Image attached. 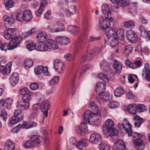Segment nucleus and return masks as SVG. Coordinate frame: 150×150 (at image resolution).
<instances>
[{"instance_id":"nucleus-1","label":"nucleus","mask_w":150,"mask_h":150,"mask_svg":"<svg viewBox=\"0 0 150 150\" xmlns=\"http://www.w3.org/2000/svg\"><path fill=\"white\" fill-rule=\"evenodd\" d=\"M90 106L92 109L95 112L93 113L90 111L87 110L86 111L84 114L83 117L86 120H88L89 122V119L93 117V119H92V122H93L92 125H98L100 123L101 117L100 115V110L94 102L91 101L90 102Z\"/></svg>"},{"instance_id":"nucleus-2","label":"nucleus","mask_w":150,"mask_h":150,"mask_svg":"<svg viewBox=\"0 0 150 150\" xmlns=\"http://www.w3.org/2000/svg\"><path fill=\"white\" fill-rule=\"evenodd\" d=\"M103 49V48L102 47H96L93 49L92 52L88 51L81 57V62L83 63L86 60L91 59L94 56V54H97L100 53Z\"/></svg>"},{"instance_id":"nucleus-3","label":"nucleus","mask_w":150,"mask_h":150,"mask_svg":"<svg viewBox=\"0 0 150 150\" xmlns=\"http://www.w3.org/2000/svg\"><path fill=\"white\" fill-rule=\"evenodd\" d=\"M16 19L20 22H23L24 21H30L32 18L31 11L26 9L23 12L17 13L16 15Z\"/></svg>"},{"instance_id":"nucleus-4","label":"nucleus","mask_w":150,"mask_h":150,"mask_svg":"<svg viewBox=\"0 0 150 150\" xmlns=\"http://www.w3.org/2000/svg\"><path fill=\"white\" fill-rule=\"evenodd\" d=\"M119 127L120 129H124L128 134L129 136L132 135V128L130 124L126 119H124L123 122L119 124Z\"/></svg>"},{"instance_id":"nucleus-5","label":"nucleus","mask_w":150,"mask_h":150,"mask_svg":"<svg viewBox=\"0 0 150 150\" xmlns=\"http://www.w3.org/2000/svg\"><path fill=\"white\" fill-rule=\"evenodd\" d=\"M17 35L16 30L13 28L7 29L3 32V36L7 40H10Z\"/></svg>"},{"instance_id":"nucleus-6","label":"nucleus","mask_w":150,"mask_h":150,"mask_svg":"<svg viewBox=\"0 0 150 150\" xmlns=\"http://www.w3.org/2000/svg\"><path fill=\"white\" fill-rule=\"evenodd\" d=\"M65 24V22L62 19H60L58 20L57 24H52L50 28L53 32H59L62 30Z\"/></svg>"},{"instance_id":"nucleus-7","label":"nucleus","mask_w":150,"mask_h":150,"mask_svg":"<svg viewBox=\"0 0 150 150\" xmlns=\"http://www.w3.org/2000/svg\"><path fill=\"white\" fill-rule=\"evenodd\" d=\"M31 140L32 141L35 145V144H46L48 142V140L46 138H44L38 135H33L31 137Z\"/></svg>"},{"instance_id":"nucleus-8","label":"nucleus","mask_w":150,"mask_h":150,"mask_svg":"<svg viewBox=\"0 0 150 150\" xmlns=\"http://www.w3.org/2000/svg\"><path fill=\"white\" fill-rule=\"evenodd\" d=\"M126 37L128 40L132 43H136L137 42V35L132 30H130L127 32Z\"/></svg>"},{"instance_id":"nucleus-9","label":"nucleus","mask_w":150,"mask_h":150,"mask_svg":"<svg viewBox=\"0 0 150 150\" xmlns=\"http://www.w3.org/2000/svg\"><path fill=\"white\" fill-rule=\"evenodd\" d=\"M54 69L58 73H61L64 70L65 67L63 62L61 60L56 59L53 63Z\"/></svg>"},{"instance_id":"nucleus-10","label":"nucleus","mask_w":150,"mask_h":150,"mask_svg":"<svg viewBox=\"0 0 150 150\" xmlns=\"http://www.w3.org/2000/svg\"><path fill=\"white\" fill-rule=\"evenodd\" d=\"M22 38L21 37H15L12 38L9 42L12 49L16 48L21 43Z\"/></svg>"},{"instance_id":"nucleus-11","label":"nucleus","mask_w":150,"mask_h":150,"mask_svg":"<svg viewBox=\"0 0 150 150\" xmlns=\"http://www.w3.org/2000/svg\"><path fill=\"white\" fill-rule=\"evenodd\" d=\"M50 107V103L47 100L44 101L40 106L41 110L46 117L48 116V112Z\"/></svg>"},{"instance_id":"nucleus-12","label":"nucleus","mask_w":150,"mask_h":150,"mask_svg":"<svg viewBox=\"0 0 150 150\" xmlns=\"http://www.w3.org/2000/svg\"><path fill=\"white\" fill-rule=\"evenodd\" d=\"M112 148L114 150H125V146L122 140L119 139L114 143Z\"/></svg>"},{"instance_id":"nucleus-13","label":"nucleus","mask_w":150,"mask_h":150,"mask_svg":"<svg viewBox=\"0 0 150 150\" xmlns=\"http://www.w3.org/2000/svg\"><path fill=\"white\" fill-rule=\"evenodd\" d=\"M110 23L107 18L100 19L99 23V27L100 29L103 30H105L109 28Z\"/></svg>"},{"instance_id":"nucleus-14","label":"nucleus","mask_w":150,"mask_h":150,"mask_svg":"<svg viewBox=\"0 0 150 150\" xmlns=\"http://www.w3.org/2000/svg\"><path fill=\"white\" fill-rule=\"evenodd\" d=\"M34 72L36 74L42 73L45 75H47L48 74L47 67H43L42 65L36 66L34 69Z\"/></svg>"},{"instance_id":"nucleus-15","label":"nucleus","mask_w":150,"mask_h":150,"mask_svg":"<svg viewBox=\"0 0 150 150\" xmlns=\"http://www.w3.org/2000/svg\"><path fill=\"white\" fill-rule=\"evenodd\" d=\"M57 42L56 41H55L53 40L47 39L46 41L47 49H49L51 50H54L58 49V45Z\"/></svg>"},{"instance_id":"nucleus-16","label":"nucleus","mask_w":150,"mask_h":150,"mask_svg":"<svg viewBox=\"0 0 150 150\" xmlns=\"http://www.w3.org/2000/svg\"><path fill=\"white\" fill-rule=\"evenodd\" d=\"M105 88V84L101 82L98 83L96 85V91L98 95H102L104 92Z\"/></svg>"},{"instance_id":"nucleus-17","label":"nucleus","mask_w":150,"mask_h":150,"mask_svg":"<svg viewBox=\"0 0 150 150\" xmlns=\"http://www.w3.org/2000/svg\"><path fill=\"white\" fill-rule=\"evenodd\" d=\"M110 74H112L109 71H105L104 73L98 74L97 76L98 79L103 80L105 82H107L111 78Z\"/></svg>"},{"instance_id":"nucleus-18","label":"nucleus","mask_w":150,"mask_h":150,"mask_svg":"<svg viewBox=\"0 0 150 150\" xmlns=\"http://www.w3.org/2000/svg\"><path fill=\"white\" fill-rule=\"evenodd\" d=\"M56 42L61 45H66L70 42L69 39L66 36H57L55 38Z\"/></svg>"},{"instance_id":"nucleus-19","label":"nucleus","mask_w":150,"mask_h":150,"mask_svg":"<svg viewBox=\"0 0 150 150\" xmlns=\"http://www.w3.org/2000/svg\"><path fill=\"white\" fill-rule=\"evenodd\" d=\"M142 75L147 81H150V69L148 64L145 65L143 70Z\"/></svg>"},{"instance_id":"nucleus-20","label":"nucleus","mask_w":150,"mask_h":150,"mask_svg":"<svg viewBox=\"0 0 150 150\" xmlns=\"http://www.w3.org/2000/svg\"><path fill=\"white\" fill-rule=\"evenodd\" d=\"M101 140V137L97 133L92 134L90 137L89 141L93 144H97Z\"/></svg>"},{"instance_id":"nucleus-21","label":"nucleus","mask_w":150,"mask_h":150,"mask_svg":"<svg viewBox=\"0 0 150 150\" xmlns=\"http://www.w3.org/2000/svg\"><path fill=\"white\" fill-rule=\"evenodd\" d=\"M114 63L113 64V68L114 71L115 72L119 73L122 69V63L116 59L114 60Z\"/></svg>"},{"instance_id":"nucleus-22","label":"nucleus","mask_w":150,"mask_h":150,"mask_svg":"<svg viewBox=\"0 0 150 150\" xmlns=\"http://www.w3.org/2000/svg\"><path fill=\"white\" fill-rule=\"evenodd\" d=\"M41 43V44L38 43L36 44V50L39 51H45L47 50L46 41L45 42Z\"/></svg>"},{"instance_id":"nucleus-23","label":"nucleus","mask_w":150,"mask_h":150,"mask_svg":"<svg viewBox=\"0 0 150 150\" xmlns=\"http://www.w3.org/2000/svg\"><path fill=\"white\" fill-rule=\"evenodd\" d=\"M47 35L45 32H41L37 36L38 40L40 42H45L47 41Z\"/></svg>"},{"instance_id":"nucleus-24","label":"nucleus","mask_w":150,"mask_h":150,"mask_svg":"<svg viewBox=\"0 0 150 150\" xmlns=\"http://www.w3.org/2000/svg\"><path fill=\"white\" fill-rule=\"evenodd\" d=\"M105 30V34L108 36V38L115 36L116 34V31L114 28L109 27Z\"/></svg>"},{"instance_id":"nucleus-25","label":"nucleus","mask_w":150,"mask_h":150,"mask_svg":"<svg viewBox=\"0 0 150 150\" xmlns=\"http://www.w3.org/2000/svg\"><path fill=\"white\" fill-rule=\"evenodd\" d=\"M15 147V144L11 140L8 139L5 142L4 145L5 150H14Z\"/></svg>"},{"instance_id":"nucleus-26","label":"nucleus","mask_w":150,"mask_h":150,"mask_svg":"<svg viewBox=\"0 0 150 150\" xmlns=\"http://www.w3.org/2000/svg\"><path fill=\"white\" fill-rule=\"evenodd\" d=\"M108 98V96L105 95V94H104L103 95H102L98 96L96 98V100L100 104H103L106 102Z\"/></svg>"},{"instance_id":"nucleus-27","label":"nucleus","mask_w":150,"mask_h":150,"mask_svg":"<svg viewBox=\"0 0 150 150\" xmlns=\"http://www.w3.org/2000/svg\"><path fill=\"white\" fill-rule=\"evenodd\" d=\"M87 131V127L86 124L84 123H81L78 128V132L81 135H83Z\"/></svg>"},{"instance_id":"nucleus-28","label":"nucleus","mask_w":150,"mask_h":150,"mask_svg":"<svg viewBox=\"0 0 150 150\" xmlns=\"http://www.w3.org/2000/svg\"><path fill=\"white\" fill-rule=\"evenodd\" d=\"M88 145V141L83 140L78 141L76 143V146L77 148L79 149H81L83 147L86 146Z\"/></svg>"},{"instance_id":"nucleus-29","label":"nucleus","mask_w":150,"mask_h":150,"mask_svg":"<svg viewBox=\"0 0 150 150\" xmlns=\"http://www.w3.org/2000/svg\"><path fill=\"white\" fill-rule=\"evenodd\" d=\"M108 41L110 46L112 47L116 46L119 42L116 36L108 38Z\"/></svg>"},{"instance_id":"nucleus-30","label":"nucleus","mask_w":150,"mask_h":150,"mask_svg":"<svg viewBox=\"0 0 150 150\" xmlns=\"http://www.w3.org/2000/svg\"><path fill=\"white\" fill-rule=\"evenodd\" d=\"M105 127L108 131H110L112 129L114 123L112 120L111 119H108L105 122Z\"/></svg>"},{"instance_id":"nucleus-31","label":"nucleus","mask_w":150,"mask_h":150,"mask_svg":"<svg viewBox=\"0 0 150 150\" xmlns=\"http://www.w3.org/2000/svg\"><path fill=\"white\" fill-rule=\"evenodd\" d=\"M134 119L135 121L134 126L137 128L139 127L144 121V119L138 115L134 116Z\"/></svg>"},{"instance_id":"nucleus-32","label":"nucleus","mask_w":150,"mask_h":150,"mask_svg":"<svg viewBox=\"0 0 150 150\" xmlns=\"http://www.w3.org/2000/svg\"><path fill=\"white\" fill-rule=\"evenodd\" d=\"M19 79V75L16 72L13 73L11 78L12 85L13 86H15L18 83Z\"/></svg>"},{"instance_id":"nucleus-33","label":"nucleus","mask_w":150,"mask_h":150,"mask_svg":"<svg viewBox=\"0 0 150 150\" xmlns=\"http://www.w3.org/2000/svg\"><path fill=\"white\" fill-rule=\"evenodd\" d=\"M128 111L132 114H135L137 111V106L135 105L129 104L127 107Z\"/></svg>"},{"instance_id":"nucleus-34","label":"nucleus","mask_w":150,"mask_h":150,"mask_svg":"<svg viewBox=\"0 0 150 150\" xmlns=\"http://www.w3.org/2000/svg\"><path fill=\"white\" fill-rule=\"evenodd\" d=\"M116 35L118 38L121 40H122L125 38L124 32L123 30L119 28L117 30Z\"/></svg>"},{"instance_id":"nucleus-35","label":"nucleus","mask_w":150,"mask_h":150,"mask_svg":"<svg viewBox=\"0 0 150 150\" xmlns=\"http://www.w3.org/2000/svg\"><path fill=\"white\" fill-rule=\"evenodd\" d=\"M13 100L10 98H8L4 100V108L7 109L10 108L13 103Z\"/></svg>"},{"instance_id":"nucleus-36","label":"nucleus","mask_w":150,"mask_h":150,"mask_svg":"<svg viewBox=\"0 0 150 150\" xmlns=\"http://www.w3.org/2000/svg\"><path fill=\"white\" fill-rule=\"evenodd\" d=\"M3 20L8 22V24H12L15 22L14 19L12 17H9L7 15H4L3 17Z\"/></svg>"},{"instance_id":"nucleus-37","label":"nucleus","mask_w":150,"mask_h":150,"mask_svg":"<svg viewBox=\"0 0 150 150\" xmlns=\"http://www.w3.org/2000/svg\"><path fill=\"white\" fill-rule=\"evenodd\" d=\"M124 93V91L121 87L117 88L114 91V94L115 96L119 97L121 96Z\"/></svg>"},{"instance_id":"nucleus-38","label":"nucleus","mask_w":150,"mask_h":150,"mask_svg":"<svg viewBox=\"0 0 150 150\" xmlns=\"http://www.w3.org/2000/svg\"><path fill=\"white\" fill-rule=\"evenodd\" d=\"M68 30L74 34H76L79 30V28L75 26L70 25L67 28Z\"/></svg>"},{"instance_id":"nucleus-39","label":"nucleus","mask_w":150,"mask_h":150,"mask_svg":"<svg viewBox=\"0 0 150 150\" xmlns=\"http://www.w3.org/2000/svg\"><path fill=\"white\" fill-rule=\"evenodd\" d=\"M14 116L21 120H23L24 117V115L22 113L21 110L20 109H17L15 110L14 113Z\"/></svg>"},{"instance_id":"nucleus-40","label":"nucleus","mask_w":150,"mask_h":150,"mask_svg":"<svg viewBox=\"0 0 150 150\" xmlns=\"http://www.w3.org/2000/svg\"><path fill=\"white\" fill-rule=\"evenodd\" d=\"M21 120L14 116V117L11 119L8 123V125L10 127H12V125L17 123Z\"/></svg>"},{"instance_id":"nucleus-41","label":"nucleus","mask_w":150,"mask_h":150,"mask_svg":"<svg viewBox=\"0 0 150 150\" xmlns=\"http://www.w3.org/2000/svg\"><path fill=\"white\" fill-rule=\"evenodd\" d=\"M132 51V47L130 45H126L124 48V53L126 55H128Z\"/></svg>"},{"instance_id":"nucleus-42","label":"nucleus","mask_w":150,"mask_h":150,"mask_svg":"<svg viewBox=\"0 0 150 150\" xmlns=\"http://www.w3.org/2000/svg\"><path fill=\"white\" fill-rule=\"evenodd\" d=\"M14 5V2L12 0H6L5 3V8L7 10H9V8L13 7Z\"/></svg>"},{"instance_id":"nucleus-43","label":"nucleus","mask_w":150,"mask_h":150,"mask_svg":"<svg viewBox=\"0 0 150 150\" xmlns=\"http://www.w3.org/2000/svg\"><path fill=\"white\" fill-rule=\"evenodd\" d=\"M101 9L103 13L104 14H107L110 11L109 6L106 4H104L102 5Z\"/></svg>"},{"instance_id":"nucleus-44","label":"nucleus","mask_w":150,"mask_h":150,"mask_svg":"<svg viewBox=\"0 0 150 150\" xmlns=\"http://www.w3.org/2000/svg\"><path fill=\"white\" fill-rule=\"evenodd\" d=\"M35 146L34 143H33L31 140L27 141L23 145L25 148L27 149L32 148L34 147Z\"/></svg>"},{"instance_id":"nucleus-45","label":"nucleus","mask_w":150,"mask_h":150,"mask_svg":"<svg viewBox=\"0 0 150 150\" xmlns=\"http://www.w3.org/2000/svg\"><path fill=\"white\" fill-rule=\"evenodd\" d=\"M59 80V77L58 76H55L53 77L49 81V84L51 86L56 84L58 82Z\"/></svg>"},{"instance_id":"nucleus-46","label":"nucleus","mask_w":150,"mask_h":150,"mask_svg":"<svg viewBox=\"0 0 150 150\" xmlns=\"http://www.w3.org/2000/svg\"><path fill=\"white\" fill-rule=\"evenodd\" d=\"M125 27L127 28H133L135 24L132 21H125L124 22Z\"/></svg>"},{"instance_id":"nucleus-47","label":"nucleus","mask_w":150,"mask_h":150,"mask_svg":"<svg viewBox=\"0 0 150 150\" xmlns=\"http://www.w3.org/2000/svg\"><path fill=\"white\" fill-rule=\"evenodd\" d=\"M146 110V107L143 104H140L137 106V111L143 112Z\"/></svg>"},{"instance_id":"nucleus-48","label":"nucleus","mask_w":150,"mask_h":150,"mask_svg":"<svg viewBox=\"0 0 150 150\" xmlns=\"http://www.w3.org/2000/svg\"><path fill=\"white\" fill-rule=\"evenodd\" d=\"M119 106V103L115 101H111L109 104V107L112 109L117 108Z\"/></svg>"},{"instance_id":"nucleus-49","label":"nucleus","mask_w":150,"mask_h":150,"mask_svg":"<svg viewBox=\"0 0 150 150\" xmlns=\"http://www.w3.org/2000/svg\"><path fill=\"white\" fill-rule=\"evenodd\" d=\"M33 62L31 59H27L25 60V67L26 68L30 67L33 65Z\"/></svg>"},{"instance_id":"nucleus-50","label":"nucleus","mask_w":150,"mask_h":150,"mask_svg":"<svg viewBox=\"0 0 150 150\" xmlns=\"http://www.w3.org/2000/svg\"><path fill=\"white\" fill-rule=\"evenodd\" d=\"M142 62L139 60L135 61L134 63L132 62L131 64L132 69H136L139 67L141 65Z\"/></svg>"},{"instance_id":"nucleus-51","label":"nucleus","mask_w":150,"mask_h":150,"mask_svg":"<svg viewBox=\"0 0 150 150\" xmlns=\"http://www.w3.org/2000/svg\"><path fill=\"white\" fill-rule=\"evenodd\" d=\"M9 43H5L3 44L2 47H1V50H12Z\"/></svg>"},{"instance_id":"nucleus-52","label":"nucleus","mask_w":150,"mask_h":150,"mask_svg":"<svg viewBox=\"0 0 150 150\" xmlns=\"http://www.w3.org/2000/svg\"><path fill=\"white\" fill-rule=\"evenodd\" d=\"M98 146L100 150H109L110 148L109 145L104 143L99 144Z\"/></svg>"},{"instance_id":"nucleus-53","label":"nucleus","mask_w":150,"mask_h":150,"mask_svg":"<svg viewBox=\"0 0 150 150\" xmlns=\"http://www.w3.org/2000/svg\"><path fill=\"white\" fill-rule=\"evenodd\" d=\"M90 68V67L87 65H86L83 66L81 68V71L79 73V77H81V74L85 73Z\"/></svg>"},{"instance_id":"nucleus-54","label":"nucleus","mask_w":150,"mask_h":150,"mask_svg":"<svg viewBox=\"0 0 150 150\" xmlns=\"http://www.w3.org/2000/svg\"><path fill=\"white\" fill-rule=\"evenodd\" d=\"M100 37L99 36L94 37L93 36H90L88 39V41L90 42H92L100 40Z\"/></svg>"},{"instance_id":"nucleus-55","label":"nucleus","mask_w":150,"mask_h":150,"mask_svg":"<svg viewBox=\"0 0 150 150\" xmlns=\"http://www.w3.org/2000/svg\"><path fill=\"white\" fill-rule=\"evenodd\" d=\"M18 126L22 128H24L28 129L30 128L29 122H23L22 124H18Z\"/></svg>"},{"instance_id":"nucleus-56","label":"nucleus","mask_w":150,"mask_h":150,"mask_svg":"<svg viewBox=\"0 0 150 150\" xmlns=\"http://www.w3.org/2000/svg\"><path fill=\"white\" fill-rule=\"evenodd\" d=\"M31 99V95L29 93L23 96L22 98L23 102L24 103H29V100Z\"/></svg>"},{"instance_id":"nucleus-57","label":"nucleus","mask_w":150,"mask_h":150,"mask_svg":"<svg viewBox=\"0 0 150 150\" xmlns=\"http://www.w3.org/2000/svg\"><path fill=\"white\" fill-rule=\"evenodd\" d=\"M19 93L21 95L24 96L29 93V90L26 88H24L20 90Z\"/></svg>"},{"instance_id":"nucleus-58","label":"nucleus","mask_w":150,"mask_h":150,"mask_svg":"<svg viewBox=\"0 0 150 150\" xmlns=\"http://www.w3.org/2000/svg\"><path fill=\"white\" fill-rule=\"evenodd\" d=\"M133 142L134 145L138 147L141 146L143 143V141L139 139L134 140Z\"/></svg>"},{"instance_id":"nucleus-59","label":"nucleus","mask_w":150,"mask_h":150,"mask_svg":"<svg viewBox=\"0 0 150 150\" xmlns=\"http://www.w3.org/2000/svg\"><path fill=\"white\" fill-rule=\"evenodd\" d=\"M18 107H21L22 109H26L28 108L30 106L29 103H24L22 104H18L17 105Z\"/></svg>"},{"instance_id":"nucleus-60","label":"nucleus","mask_w":150,"mask_h":150,"mask_svg":"<svg viewBox=\"0 0 150 150\" xmlns=\"http://www.w3.org/2000/svg\"><path fill=\"white\" fill-rule=\"evenodd\" d=\"M27 48L29 51H32L34 49H36V45L33 42L30 43L27 45Z\"/></svg>"},{"instance_id":"nucleus-61","label":"nucleus","mask_w":150,"mask_h":150,"mask_svg":"<svg viewBox=\"0 0 150 150\" xmlns=\"http://www.w3.org/2000/svg\"><path fill=\"white\" fill-rule=\"evenodd\" d=\"M38 84L36 82H34L31 84L30 88L31 90H35L37 89L38 88Z\"/></svg>"},{"instance_id":"nucleus-62","label":"nucleus","mask_w":150,"mask_h":150,"mask_svg":"<svg viewBox=\"0 0 150 150\" xmlns=\"http://www.w3.org/2000/svg\"><path fill=\"white\" fill-rule=\"evenodd\" d=\"M108 66L107 63L105 60L102 61L100 63V67L103 70H105L107 69Z\"/></svg>"},{"instance_id":"nucleus-63","label":"nucleus","mask_w":150,"mask_h":150,"mask_svg":"<svg viewBox=\"0 0 150 150\" xmlns=\"http://www.w3.org/2000/svg\"><path fill=\"white\" fill-rule=\"evenodd\" d=\"M107 14V18L108 20H110L111 22H112L114 21V16L112 14V13L111 10L109 12H108Z\"/></svg>"},{"instance_id":"nucleus-64","label":"nucleus","mask_w":150,"mask_h":150,"mask_svg":"<svg viewBox=\"0 0 150 150\" xmlns=\"http://www.w3.org/2000/svg\"><path fill=\"white\" fill-rule=\"evenodd\" d=\"M131 133L132 134L131 136H132L134 138L139 139L141 138L142 137V135L136 132L132 133V131Z\"/></svg>"}]
</instances>
